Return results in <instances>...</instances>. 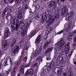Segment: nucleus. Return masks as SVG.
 Instances as JSON below:
<instances>
[{
    "instance_id": "nucleus-1",
    "label": "nucleus",
    "mask_w": 76,
    "mask_h": 76,
    "mask_svg": "<svg viewBox=\"0 0 76 76\" xmlns=\"http://www.w3.org/2000/svg\"><path fill=\"white\" fill-rule=\"evenodd\" d=\"M65 44H66V41H64V38H62L60 40L57 42L55 44V47H57V48H55V53H57V48L58 50H61Z\"/></svg>"
},
{
    "instance_id": "nucleus-2",
    "label": "nucleus",
    "mask_w": 76,
    "mask_h": 76,
    "mask_svg": "<svg viewBox=\"0 0 76 76\" xmlns=\"http://www.w3.org/2000/svg\"><path fill=\"white\" fill-rule=\"evenodd\" d=\"M60 14H56L54 18H53L54 17V16L52 15H50L48 22V26H49L50 25L52 24V23H53V20H56V19H58V18H60Z\"/></svg>"
},
{
    "instance_id": "nucleus-3",
    "label": "nucleus",
    "mask_w": 76,
    "mask_h": 76,
    "mask_svg": "<svg viewBox=\"0 0 76 76\" xmlns=\"http://www.w3.org/2000/svg\"><path fill=\"white\" fill-rule=\"evenodd\" d=\"M12 50H13L12 51V52L11 53L12 55V56H15V54L16 53H19V47L16 46H15L12 49Z\"/></svg>"
},
{
    "instance_id": "nucleus-4",
    "label": "nucleus",
    "mask_w": 76,
    "mask_h": 76,
    "mask_svg": "<svg viewBox=\"0 0 76 76\" xmlns=\"http://www.w3.org/2000/svg\"><path fill=\"white\" fill-rule=\"evenodd\" d=\"M58 1H59V0H57L56 2L55 1H52L49 2V5L48 7V8H50V7H53V6H54L55 7H57L56 5L58 3Z\"/></svg>"
},
{
    "instance_id": "nucleus-5",
    "label": "nucleus",
    "mask_w": 76,
    "mask_h": 76,
    "mask_svg": "<svg viewBox=\"0 0 76 76\" xmlns=\"http://www.w3.org/2000/svg\"><path fill=\"white\" fill-rule=\"evenodd\" d=\"M15 19H16V17L15 16H13L12 17V20L13 22H12V23L15 25V22L16 23V26H15V30H18V28H19V20L18 19H16V22L15 21Z\"/></svg>"
},
{
    "instance_id": "nucleus-6",
    "label": "nucleus",
    "mask_w": 76,
    "mask_h": 76,
    "mask_svg": "<svg viewBox=\"0 0 76 76\" xmlns=\"http://www.w3.org/2000/svg\"><path fill=\"white\" fill-rule=\"evenodd\" d=\"M70 43L69 42H68L66 44L64 48V51L66 54H69V50H70Z\"/></svg>"
},
{
    "instance_id": "nucleus-7",
    "label": "nucleus",
    "mask_w": 76,
    "mask_h": 76,
    "mask_svg": "<svg viewBox=\"0 0 76 76\" xmlns=\"http://www.w3.org/2000/svg\"><path fill=\"white\" fill-rule=\"evenodd\" d=\"M67 6H64L62 12L61 13V16H64L65 15L67 14L68 13V10H67Z\"/></svg>"
},
{
    "instance_id": "nucleus-8",
    "label": "nucleus",
    "mask_w": 76,
    "mask_h": 76,
    "mask_svg": "<svg viewBox=\"0 0 76 76\" xmlns=\"http://www.w3.org/2000/svg\"><path fill=\"white\" fill-rule=\"evenodd\" d=\"M10 35V31L9 30V28L6 29L4 34V38L5 39L7 38Z\"/></svg>"
},
{
    "instance_id": "nucleus-9",
    "label": "nucleus",
    "mask_w": 76,
    "mask_h": 76,
    "mask_svg": "<svg viewBox=\"0 0 76 76\" xmlns=\"http://www.w3.org/2000/svg\"><path fill=\"white\" fill-rule=\"evenodd\" d=\"M73 15V11H72L69 12V14H68L66 16V20H69V19L70 18V17Z\"/></svg>"
},
{
    "instance_id": "nucleus-10",
    "label": "nucleus",
    "mask_w": 76,
    "mask_h": 76,
    "mask_svg": "<svg viewBox=\"0 0 76 76\" xmlns=\"http://www.w3.org/2000/svg\"><path fill=\"white\" fill-rule=\"evenodd\" d=\"M65 60L66 58H65L60 57L59 58V62L61 64H64L66 63Z\"/></svg>"
},
{
    "instance_id": "nucleus-11",
    "label": "nucleus",
    "mask_w": 76,
    "mask_h": 76,
    "mask_svg": "<svg viewBox=\"0 0 76 76\" xmlns=\"http://www.w3.org/2000/svg\"><path fill=\"white\" fill-rule=\"evenodd\" d=\"M25 65H23L20 68V73L21 75H24V69H25Z\"/></svg>"
},
{
    "instance_id": "nucleus-12",
    "label": "nucleus",
    "mask_w": 76,
    "mask_h": 76,
    "mask_svg": "<svg viewBox=\"0 0 76 76\" xmlns=\"http://www.w3.org/2000/svg\"><path fill=\"white\" fill-rule=\"evenodd\" d=\"M26 74L27 75H34V70L32 69H29L27 70Z\"/></svg>"
},
{
    "instance_id": "nucleus-13",
    "label": "nucleus",
    "mask_w": 76,
    "mask_h": 76,
    "mask_svg": "<svg viewBox=\"0 0 76 76\" xmlns=\"http://www.w3.org/2000/svg\"><path fill=\"white\" fill-rule=\"evenodd\" d=\"M41 37H42V35L41 34H40L38 36L36 39L35 41V43L36 44H39L40 42V41L41 39Z\"/></svg>"
},
{
    "instance_id": "nucleus-14",
    "label": "nucleus",
    "mask_w": 76,
    "mask_h": 76,
    "mask_svg": "<svg viewBox=\"0 0 76 76\" xmlns=\"http://www.w3.org/2000/svg\"><path fill=\"white\" fill-rule=\"evenodd\" d=\"M27 23H26V28H28V27H29V26L30 25V24H31V23L32 22V21L31 19V18L30 17L28 18L27 20Z\"/></svg>"
},
{
    "instance_id": "nucleus-15",
    "label": "nucleus",
    "mask_w": 76,
    "mask_h": 76,
    "mask_svg": "<svg viewBox=\"0 0 76 76\" xmlns=\"http://www.w3.org/2000/svg\"><path fill=\"white\" fill-rule=\"evenodd\" d=\"M47 14L46 13H44L43 14L42 18L41 19V21L42 22H44L47 19Z\"/></svg>"
},
{
    "instance_id": "nucleus-16",
    "label": "nucleus",
    "mask_w": 76,
    "mask_h": 76,
    "mask_svg": "<svg viewBox=\"0 0 76 76\" xmlns=\"http://www.w3.org/2000/svg\"><path fill=\"white\" fill-rule=\"evenodd\" d=\"M27 31L28 29H24V30L21 31L20 34L22 37H23L25 36V35L26 34Z\"/></svg>"
},
{
    "instance_id": "nucleus-17",
    "label": "nucleus",
    "mask_w": 76,
    "mask_h": 76,
    "mask_svg": "<svg viewBox=\"0 0 76 76\" xmlns=\"http://www.w3.org/2000/svg\"><path fill=\"white\" fill-rule=\"evenodd\" d=\"M58 69L56 70V69H55V72L56 73H57L58 75H60L61 74V70L62 69H60V68H57Z\"/></svg>"
},
{
    "instance_id": "nucleus-18",
    "label": "nucleus",
    "mask_w": 76,
    "mask_h": 76,
    "mask_svg": "<svg viewBox=\"0 0 76 76\" xmlns=\"http://www.w3.org/2000/svg\"><path fill=\"white\" fill-rule=\"evenodd\" d=\"M9 10V8L8 7H6L5 9L4 10L2 13V17H4L5 15V14H6V13L7 12V11H8Z\"/></svg>"
},
{
    "instance_id": "nucleus-19",
    "label": "nucleus",
    "mask_w": 76,
    "mask_h": 76,
    "mask_svg": "<svg viewBox=\"0 0 76 76\" xmlns=\"http://www.w3.org/2000/svg\"><path fill=\"white\" fill-rule=\"evenodd\" d=\"M16 39H13L10 45L11 47H13L14 45H15V43H16Z\"/></svg>"
},
{
    "instance_id": "nucleus-20",
    "label": "nucleus",
    "mask_w": 76,
    "mask_h": 76,
    "mask_svg": "<svg viewBox=\"0 0 76 76\" xmlns=\"http://www.w3.org/2000/svg\"><path fill=\"white\" fill-rule=\"evenodd\" d=\"M53 47H50L48 49L46 50L45 51V53H48L50 52H51L52 50H53Z\"/></svg>"
},
{
    "instance_id": "nucleus-21",
    "label": "nucleus",
    "mask_w": 76,
    "mask_h": 76,
    "mask_svg": "<svg viewBox=\"0 0 76 76\" xmlns=\"http://www.w3.org/2000/svg\"><path fill=\"white\" fill-rule=\"evenodd\" d=\"M18 19H21L22 18V13L21 11H20L19 12L18 15Z\"/></svg>"
},
{
    "instance_id": "nucleus-22",
    "label": "nucleus",
    "mask_w": 76,
    "mask_h": 76,
    "mask_svg": "<svg viewBox=\"0 0 76 76\" xmlns=\"http://www.w3.org/2000/svg\"><path fill=\"white\" fill-rule=\"evenodd\" d=\"M30 43L29 42H28L26 44V46L24 47V48L26 50H28L29 48V45Z\"/></svg>"
},
{
    "instance_id": "nucleus-23",
    "label": "nucleus",
    "mask_w": 76,
    "mask_h": 76,
    "mask_svg": "<svg viewBox=\"0 0 76 76\" xmlns=\"http://www.w3.org/2000/svg\"><path fill=\"white\" fill-rule=\"evenodd\" d=\"M35 30L32 31L31 32V34L30 35V38H32L33 36L35 35Z\"/></svg>"
},
{
    "instance_id": "nucleus-24",
    "label": "nucleus",
    "mask_w": 76,
    "mask_h": 76,
    "mask_svg": "<svg viewBox=\"0 0 76 76\" xmlns=\"http://www.w3.org/2000/svg\"><path fill=\"white\" fill-rule=\"evenodd\" d=\"M47 73L46 72V69H43L42 72L41 74V76H45V75Z\"/></svg>"
},
{
    "instance_id": "nucleus-25",
    "label": "nucleus",
    "mask_w": 76,
    "mask_h": 76,
    "mask_svg": "<svg viewBox=\"0 0 76 76\" xmlns=\"http://www.w3.org/2000/svg\"><path fill=\"white\" fill-rule=\"evenodd\" d=\"M41 58V56H40L37 59H36V61H38V60H39V64H40V63H41L42 62V59Z\"/></svg>"
},
{
    "instance_id": "nucleus-26",
    "label": "nucleus",
    "mask_w": 76,
    "mask_h": 76,
    "mask_svg": "<svg viewBox=\"0 0 76 76\" xmlns=\"http://www.w3.org/2000/svg\"><path fill=\"white\" fill-rule=\"evenodd\" d=\"M7 40H4L2 41V46H7Z\"/></svg>"
},
{
    "instance_id": "nucleus-27",
    "label": "nucleus",
    "mask_w": 76,
    "mask_h": 76,
    "mask_svg": "<svg viewBox=\"0 0 76 76\" xmlns=\"http://www.w3.org/2000/svg\"><path fill=\"white\" fill-rule=\"evenodd\" d=\"M53 67L49 65V66L48 67L47 71H48V72H50V71L52 70V69H53Z\"/></svg>"
},
{
    "instance_id": "nucleus-28",
    "label": "nucleus",
    "mask_w": 76,
    "mask_h": 76,
    "mask_svg": "<svg viewBox=\"0 0 76 76\" xmlns=\"http://www.w3.org/2000/svg\"><path fill=\"white\" fill-rule=\"evenodd\" d=\"M51 42V40H49L48 41V42H47L45 44V45H44V48H47V45L48 44H49V43Z\"/></svg>"
},
{
    "instance_id": "nucleus-29",
    "label": "nucleus",
    "mask_w": 76,
    "mask_h": 76,
    "mask_svg": "<svg viewBox=\"0 0 76 76\" xmlns=\"http://www.w3.org/2000/svg\"><path fill=\"white\" fill-rule=\"evenodd\" d=\"M22 0H15V1H17V3L16 4V6H18L19 4H20V3L21 2Z\"/></svg>"
},
{
    "instance_id": "nucleus-30",
    "label": "nucleus",
    "mask_w": 76,
    "mask_h": 76,
    "mask_svg": "<svg viewBox=\"0 0 76 76\" xmlns=\"http://www.w3.org/2000/svg\"><path fill=\"white\" fill-rule=\"evenodd\" d=\"M20 28H21V29H23L25 28V24L24 23H21V26H20Z\"/></svg>"
},
{
    "instance_id": "nucleus-31",
    "label": "nucleus",
    "mask_w": 76,
    "mask_h": 76,
    "mask_svg": "<svg viewBox=\"0 0 76 76\" xmlns=\"http://www.w3.org/2000/svg\"><path fill=\"white\" fill-rule=\"evenodd\" d=\"M70 30V26H69L66 28L65 30V32H67Z\"/></svg>"
},
{
    "instance_id": "nucleus-32",
    "label": "nucleus",
    "mask_w": 76,
    "mask_h": 76,
    "mask_svg": "<svg viewBox=\"0 0 76 76\" xmlns=\"http://www.w3.org/2000/svg\"><path fill=\"white\" fill-rule=\"evenodd\" d=\"M76 33V30L75 31H72L71 34H70V35L72 36H72H74L75 35V33Z\"/></svg>"
},
{
    "instance_id": "nucleus-33",
    "label": "nucleus",
    "mask_w": 76,
    "mask_h": 76,
    "mask_svg": "<svg viewBox=\"0 0 76 76\" xmlns=\"http://www.w3.org/2000/svg\"><path fill=\"white\" fill-rule=\"evenodd\" d=\"M11 28H12L11 31L12 32H14L15 31V26L13 25H12L11 26Z\"/></svg>"
},
{
    "instance_id": "nucleus-34",
    "label": "nucleus",
    "mask_w": 76,
    "mask_h": 76,
    "mask_svg": "<svg viewBox=\"0 0 76 76\" xmlns=\"http://www.w3.org/2000/svg\"><path fill=\"white\" fill-rule=\"evenodd\" d=\"M72 69L71 68H70L69 69V72H68V74H70V75H72Z\"/></svg>"
},
{
    "instance_id": "nucleus-35",
    "label": "nucleus",
    "mask_w": 76,
    "mask_h": 76,
    "mask_svg": "<svg viewBox=\"0 0 76 76\" xmlns=\"http://www.w3.org/2000/svg\"><path fill=\"white\" fill-rule=\"evenodd\" d=\"M54 61H52L51 62L50 64L49 65L50 66L53 67V66H54Z\"/></svg>"
},
{
    "instance_id": "nucleus-36",
    "label": "nucleus",
    "mask_w": 76,
    "mask_h": 76,
    "mask_svg": "<svg viewBox=\"0 0 76 76\" xmlns=\"http://www.w3.org/2000/svg\"><path fill=\"white\" fill-rule=\"evenodd\" d=\"M24 9L25 10H26L28 9H29V7L28 6V5L26 4L23 7Z\"/></svg>"
},
{
    "instance_id": "nucleus-37",
    "label": "nucleus",
    "mask_w": 76,
    "mask_h": 76,
    "mask_svg": "<svg viewBox=\"0 0 76 76\" xmlns=\"http://www.w3.org/2000/svg\"><path fill=\"white\" fill-rule=\"evenodd\" d=\"M64 32V29L58 32L57 34H58V35H59V34H62V33Z\"/></svg>"
},
{
    "instance_id": "nucleus-38",
    "label": "nucleus",
    "mask_w": 76,
    "mask_h": 76,
    "mask_svg": "<svg viewBox=\"0 0 76 76\" xmlns=\"http://www.w3.org/2000/svg\"><path fill=\"white\" fill-rule=\"evenodd\" d=\"M53 30V27H49L48 28V31L49 32H51L52 30Z\"/></svg>"
},
{
    "instance_id": "nucleus-39",
    "label": "nucleus",
    "mask_w": 76,
    "mask_h": 76,
    "mask_svg": "<svg viewBox=\"0 0 76 76\" xmlns=\"http://www.w3.org/2000/svg\"><path fill=\"white\" fill-rule=\"evenodd\" d=\"M7 48V46H2V49L4 50H6Z\"/></svg>"
},
{
    "instance_id": "nucleus-40",
    "label": "nucleus",
    "mask_w": 76,
    "mask_h": 76,
    "mask_svg": "<svg viewBox=\"0 0 76 76\" xmlns=\"http://www.w3.org/2000/svg\"><path fill=\"white\" fill-rule=\"evenodd\" d=\"M34 17L35 18H36V19H39V14H37Z\"/></svg>"
},
{
    "instance_id": "nucleus-41",
    "label": "nucleus",
    "mask_w": 76,
    "mask_h": 76,
    "mask_svg": "<svg viewBox=\"0 0 76 76\" xmlns=\"http://www.w3.org/2000/svg\"><path fill=\"white\" fill-rule=\"evenodd\" d=\"M72 39V36L71 35H69L68 38V40L70 41Z\"/></svg>"
},
{
    "instance_id": "nucleus-42",
    "label": "nucleus",
    "mask_w": 76,
    "mask_h": 76,
    "mask_svg": "<svg viewBox=\"0 0 76 76\" xmlns=\"http://www.w3.org/2000/svg\"><path fill=\"white\" fill-rule=\"evenodd\" d=\"M30 66H31V64H27L25 65V67H29Z\"/></svg>"
},
{
    "instance_id": "nucleus-43",
    "label": "nucleus",
    "mask_w": 76,
    "mask_h": 76,
    "mask_svg": "<svg viewBox=\"0 0 76 76\" xmlns=\"http://www.w3.org/2000/svg\"><path fill=\"white\" fill-rule=\"evenodd\" d=\"M50 32L48 30L46 32V34L45 35H48L50 33Z\"/></svg>"
},
{
    "instance_id": "nucleus-44",
    "label": "nucleus",
    "mask_w": 76,
    "mask_h": 76,
    "mask_svg": "<svg viewBox=\"0 0 76 76\" xmlns=\"http://www.w3.org/2000/svg\"><path fill=\"white\" fill-rule=\"evenodd\" d=\"M39 6L38 4H37L36 5V9L37 10H39Z\"/></svg>"
},
{
    "instance_id": "nucleus-45",
    "label": "nucleus",
    "mask_w": 76,
    "mask_h": 76,
    "mask_svg": "<svg viewBox=\"0 0 76 76\" xmlns=\"http://www.w3.org/2000/svg\"><path fill=\"white\" fill-rule=\"evenodd\" d=\"M37 56V54L36 53H34L33 55H32V56L34 58H35Z\"/></svg>"
},
{
    "instance_id": "nucleus-46",
    "label": "nucleus",
    "mask_w": 76,
    "mask_h": 76,
    "mask_svg": "<svg viewBox=\"0 0 76 76\" xmlns=\"http://www.w3.org/2000/svg\"><path fill=\"white\" fill-rule=\"evenodd\" d=\"M27 56H25L23 59V60L24 61H26V60H27Z\"/></svg>"
},
{
    "instance_id": "nucleus-47",
    "label": "nucleus",
    "mask_w": 76,
    "mask_h": 76,
    "mask_svg": "<svg viewBox=\"0 0 76 76\" xmlns=\"http://www.w3.org/2000/svg\"><path fill=\"white\" fill-rule=\"evenodd\" d=\"M38 65V63L36 62L35 64H33V67H35V66H37Z\"/></svg>"
},
{
    "instance_id": "nucleus-48",
    "label": "nucleus",
    "mask_w": 76,
    "mask_h": 76,
    "mask_svg": "<svg viewBox=\"0 0 76 76\" xmlns=\"http://www.w3.org/2000/svg\"><path fill=\"white\" fill-rule=\"evenodd\" d=\"M16 69V66L15 67L13 71L12 72V74H14V73H15V69Z\"/></svg>"
},
{
    "instance_id": "nucleus-49",
    "label": "nucleus",
    "mask_w": 76,
    "mask_h": 76,
    "mask_svg": "<svg viewBox=\"0 0 76 76\" xmlns=\"http://www.w3.org/2000/svg\"><path fill=\"white\" fill-rule=\"evenodd\" d=\"M10 13L9 12H8L7 13V15H6V17L7 18L8 16H9V15H10Z\"/></svg>"
},
{
    "instance_id": "nucleus-50",
    "label": "nucleus",
    "mask_w": 76,
    "mask_h": 76,
    "mask_svg": "<svg viewBox=\"0 0 76 76\" xmlns=\"http://www.w3.org/2000/svg\"><path fill=\"white\" fill-rule=\"evenodd\" d=\"M68 22L69 23V25H72V20H69Z\"/></svg>"
},
{
    "instance_id": "nucleus-51",
    "label": "nucleus",
    "mask_w": 76,
    "mask_h": 76,
    "mask_svg": "<svg viewBox=\"0 0 76 76\" xmlns=\"http://www.w3.org/2000/svg\"><path fill=\"white\" fill-rule=\"evenodd\" d=\"M50 59H51L50 56H49L47 57V60H50Z\"/></svg>"
},
{
    "instance_id": "nucleus-52",
    "label": "nucleus",
    "mask_w": 76,
    "mask_h": 76,
    "mask_svg": "<svg viewBox=\"0 0 76 76\" xmlns=\"http://www.w3.org/2000/svg\"><path fill=\"white\" fill-rule=\"evenodd\" d=\"M9 0H4L5 3H8Z\"/></svg>"
},
{
    "instance_id": "nucleus-53",
    "label": "nucleus",
    "mask_w": 76,
    "mask_h": 76,
    "mask_svg": "<svg viewBox=\"0 0 76 76\" xmlns=\"http://www.w3.org/2000/svg\"><path fill=\"white\" fill-rule=\"evenodd\" d=\"M42 51V50H41V48H39L38 50L39 53H40Z\"/></svg>"
},
{
    "instance_id": "nucleus-54",
    "label": "nucleus",
    "mask_w": 76,
    "mask_h": 76,
    "mask_svg": "<svg viewBox=\"0 0 76 76\" xmlns=\"http://www.w3.org/2000/svg\"><path fill=\"white\" fill-rule=\"evenodd\" d=\"M63 76H67V74L66 73H64L63 74Z\"/></svg>"
},
{
    "instance_id": "nucleus-55",
    "label": "nucleus",
    "mask_w": 76,
    "mask_h": 76,
    "mask_svg": "<svg viewBox=\"0 0 76 76\" xmlns=\"http://www.w3.org/2000/svg\"><path fill=\"white\" fill-rule=\"evenodd\" d=\"M7 74H10L11 73V71L10 70H9L7 72Z\"/></svg>"
},
{
    "instance_id": "nucleus-56",
    "label": "nucleus",
    "mask_w": 76,
    "mask_h": 76,
    "mask_svg": "<svg viewBox=\"0 0 76 76\" xmlns=\"http://www.w3.org/2000/svg\"><path fill=\"white\" fill-rule=\"evenodd\" d=\"M76 46V44L74 43L72 44V47L74 48H75V47Z\"/></svg>"
},
{
    "instance_id": "nucleus-57",
    "label": "nucleus",
    "mask_w": 76,
    "mask_h": 76,
    "mask_svg": "<svg viewBox=\"0 0 76 76\" xmlns=\"http://www.w3.org/2000/svg\"><path fill=\"white\" fill-rule=\"evenodd\" d=\"M10 64H11V65H12V60L11 58H10Z\"/></svg>"
},
{
    "instance_id": "nucleus-58",
    "label": "nucleus",
    "mask_w": 76,
    "mask_h": 76,
    "mask_svg": "<svg viewBox=\"0 0 76 76\" xmlns=\"http://www.w3.org/2000/svg\"><path fill=\"white\" fill-rule=\"evenodd\" d=\"M47 12L48 13H49V14H50V13L51 12V11H50V10H48Z\"/></svg>"
},
{
    "instance_id": "nucleus-59",
    "label": "nucleus",
    "mask_w": 76,
    "mask_h": 76,
    "mask_svg": "<svg viewBox=\"0 0 76 76\" xmlns=\"http://www.w3.org/2000/svg\"><path fill=\"white\" fill-rule=\"evenodd\" d=\"M72 53H73V51H71L70 54L69 55V56L70 57H71V56H72Z\"/></svg>"
},
{
    "instance_id": "nucleus-60",
    "label": "nucleus",
    "mask_w": 76,
    "mask_h": 76,
    "mask_svg": "<svg viewBox=\"0 0 76 76\" xmlns=\"http://www.w3.org/2000/svg\"><path fill=\"white\" fill-rule=\"evenodd\" d=\"M29 12L30 13H32V10H31V9H29Z\"/></svg>"
},
{
    "instance_id": "nucleus-61",
    "label": "nucleus",
    "mask_w": 76,
    "mask_h": 76,
    "mask_svg": "<svg viewBox=\"0 0 76 76\" xmlns=\"http://www.w3.org/2000/svg\"><path fill=\"white\" fill-rule=\"evenodd\" d=\"M14 0H11L10 1V3H13V1H14Z\"/></svg>"
},
{
    "instance_id": "nucleus-62",
    "label": "nucleus",
    "mask_w": 76,
    "mask_h": 76,
    "mask_svg": "<svg viewBox=\"0 0 76 76\" xmlns=\"http://www.w3.org/2000/svg\"><path fill=\"white\" fill-rule=\"evenodd\" d=\"M4 74L3 73H1L0 74V76H4Z\"/></svg>"
},
{
    "instance_id": "nucleus-63",
    "label": "nucleus",
    "mask_w": 76,
    "mask_h": 76,
    "mask_svg": "<svg viewBox=\"0 0 76 76\" xmlns=\"http://www.w3.org/2000/svg\"><path fill=\"white\" fill-rule=\"evenodd\" d=\"M8 12L9 13H11V12H12V10L10 9L9 10H8Z\"/></svg>"
},
{
    "instance_id": "nucleus-64",
    "label": "nucleus",
    "mask_w": 76,
    "mask_h": 76,
    "mask_svg": "<svg viewBox=\"0 0 76 76\" xmlns=\"http://www.w3.org/2000/svg\"><path fill=\"white\" fill-rule=\"evenodd\" d=\"M31 61H32V59L30 60L29 61V62L28 64H31Z\"/></svg>"
}]
</instances>
